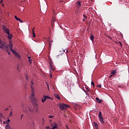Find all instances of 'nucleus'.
Returning a JSON list of instances; mask_svg holds the SVG:
<instances>
[{"label":"nucleus","mask_w":129,"mask_h":129,"mask_svg":"<svg viewBox=\"0 0 129 129\" xmlns=\"http://www.w3.org/2000/svg\"><path fill=\"white\" fill-rule=\"evenodd\" d=\"M6 129H12L11 126H10V123H8L6 126H5Z\"/></svg>","instance_id":"obj_11"},{"label":"nucleus","mask_w":129,"mask_h":129,"mask_svg":"<svg viewBox=\"0 0 129 129\" xmlns=\"http://www.w3.org/2000/svg\"><path fill=\"white\" fill-rule=\"evenodd\" d=\"M3 123L4 124H6V123H8V122H7V121H4Z\"/></svg>","instance_id":"obj_29"},{"label":"nucleus","mask_w":129,"mask_h":129,"mask_svg":"<svg viewBox=\"0 0 129 129\" xmlns=\"http://www.w3.org/2000/svg\"><path fill=\"white\" fill-rule=\"evenodd\" d=\"M6 122H7V124L9 123V122H11V120H10V119H8Z\"/></svg>","instance_id":"obj_23"},{"label":"nucleus","mask_w":129,"mask_h":129,"mask_svg":"<svg viewBox=\"0 0 129 129\" xmlns=\"http://www.w3.org/2000/svg\"><path fill=\"white\" fill-rule=\"evenodd\" d=\"M46 84H47V85L48 89H49V85H48V83H46Z\"/></svg>","instance_id":"obj_33"},{"label":"nucleus","mask_w":129,"mask_h":129,"mask_svg":"<svg viewBox=\"0 0 129 129\" xmlns=\"http://www.w3.org/2000/svg\"><path fill=\"white\" fill-rule=\"evenodd\" d=\"M77 5L78 8H80V7H81V3H80V2L79 1H78L77 3Z\"/></svg>","instance_id":"obj_14"},{"label":"nucleus","mask_w":129,"mask_h":129,"mask_svg":"<svg viewBox=\"0 0 129 129\" xmlns=\"http://www.w3.org/2000/svg\"><path fill=\"white\" fill-rule=\"evenodd\" d=\"M83 21L84 22V21H85V19H83Z\"/></svg>","instance_id":"obj_42"},{"label":"nucleus","mask_w":129,"mask_h":129,"mask_svg":"<svg viewBox=\"0 0 129 129\" xmlns=\"http://www.w3.org/2000/svg\"><path fill=\"white\" fill-rule=\"evenodd\" d=\"M98 118L101 123H105L104 119H103V117H102V113L100 111L99 112Z\"/></svg>","instance_id":"obj_5"},{"label":"nucleus","mask_w":129,"mask_h":129,"mask_svg":"<svg viewBox=\"0 0 129 129\" xmlns=\"http://www.w3.org/2000/svg\"><path fill=\"white\" fill-rule=\"evenodd\" d=\"M5 110H9V108L5 109Z\"/></svg>","instance_id":"obj_35"},{"label":"nucleus","mask_w":129,"mask_h":129,"mask_svg":"<svg viewBox=\"0 0 129 129\" xmlns=\"http://www.w3.org/2000/svg\"><path fill=\"white\" fill-rule=\"evenodd\" d=\"M50 69L49 72L50 74V78H52L53 76H52V74L53 73V71H55V67L52 66L51 64H50Z\"/></svg>","instance_id":"obj_6"},{"label":"nucleus","mask_w":129,"mask_h":129,"mask_svg":"<svg viewBox=\"0 0 129 129\" xmlns=\"http://www.w3.org/2000/svg\"><path fill=\"white\" fill-rule=\"evenodd\" d=\"M66 128H67V129H69V127H68V125L66 126Z\"/></svg>","instance_id":"obj_37"},{"label":"nucleus","mask_w":129,"mask_h":129,"mask_svg":"<svg viewBox=\"0 0 129 129\" xmlns=\"http://www.w3.org/2000/svg\"><path fill=\"white\" fill-rule=\"evenodd\" d=\"M15 19L16 21H19L20 23H23V21H22L20 18H18L17 16H15Z\"/></svg>","instance_id":"obj_9"},{"label":"nucleus","mask_w":129,"mask_h":129,"mask_svg":"<svg viewBox=\"0 0 129 129\" xmlns=\"http://www.w3.org/2000/svg\"><path fill=\"white\" fill-rule=\"evenodd\" d=\"M0 44H1L0 45L1 49H3L4 51L5 50L6 51V52H7V53H8L9 55L11 51V52H12V53L14 54L16 57H17V58H19V59H20L21 57L20 56V54L17 53V52L15 50L13 49V43H11V41H10L9 45H7L6 44V43L2 41L0 38Z\"/></svg>","instance_id":"obj_1"},{"label":"nucleus","mask_w":129,"mask_h":129,"mask_svg":"<svg viewBox=\"0 0 129 129\" xmlns=\"http://www.w3.org/2000/svg\"><path fill=\"white\" fill-rule=\"evenodd\" d=\"M28 59H29V62L30 63V64H32V59H31V57H28Z\"/></svg>","instance_id":"obj_18"},{"label":"nucleus","mask_w":129,"mask_h":129,"mask_svg":"<svg viewBox=\"0 0 129 129\" xmlns=\"http://www.w3.org/2000/svg\"><path fill=\"white\" fill-rule=\"evenodd\" d=\"M36 37V34H35V32L33 31V38Z\"/></svg>","instance_id":"obj_19"},{"label":"nucleus","mask_w":129,"mask_h":129,"mask_svg":"<svg viewBox=\"0 0 129 129\" xmlns=\"http://www.w3.org/2000/svg\"><path fill=\"white\" fill-rule=\"evenodd\" d=\"M3 29L6 34H7V35L10 34V29H8L6 26L4 25Z\"/></svg>","instance_id":"obj_8"},{"label":"nucleus","mask_w":129,"mask_h":129,"mask_svg":"<svg viewBox=\"0 0 129 129\" xmlns=\"http://www.w3.org/2000/svg\"><path fill=\"white\" fill-rule=\"evenodd\" d=\"M94 125L95 126L96 128H98V124H97V123L94 122Z\"/></svg>","instance_id":"obj_16"},{"label":"nucleus","mask_w":129,"mask_h":129,"mask_svg":"<svg viewBox=\"0 0 129 129\" xmlns=\"http://www.w3.org/2000/svg\"><path fill=\"white\" fill-rule=\"evenodd\" d=\"M33 107H34V109L38 112V109H39V101L34 97L33 98Z\"/></svg>","instance_id":"obj_3"},{"label":"nucleus","mask_w":129,"mask_h":129,"mask_svg":"<svg viewBox=\"0 0 129 129\" xmlns=\"http://www.w3.org/2000/svg\"><path fill=\"white\" fill-rule=\"evenodd\" d=\"M83 17L85 19H87V16H86V15H85V14L83 15Z\"/></svg>","instance_id":"obj_25"},{"label":"nucleus","mask_w":129,"mask_h":129,"mask_svg":"<svg viewBox=\"0 0 129 129\" xmlns=\"http://www.w3.org/2000/svg\"><path fill=\"white\" fill-rule=\"evenodd\" d=\"M65 51H66L67 53H68V49H64L63 50V52H65Z\"/></svg>","instance_id":"obj_28"},{"label":"nucleus","mask_w":129,"mask_h":129,"mask_svg":"<svg viewBox=\"0 0 129 129\" xmlns=\"http://www.w3.org/2000/svg\"><path fill=\"white\" fill-rule=\"evenodd\" d=\"M31 88L32 89L31 94L30 96H29V99L30 101V105L28 106V110L27 111V114L30 115L33 113V86L31 85Z\"/></svg>","instance_id":"obj_2"},{"label":"nucleus","mask_w":129,"mask_h":129,"mask_svg":"<svg viewBox=\"0 0 129 129\" xmlns=\"http://www.w3.org/2000/svg\"><path fill=\"white\" fill-rule=\"evenodd\" d=\"M26 80H29L30 79V77H28V76H26Z\"/></svg>","instance_id":"obj_22"},{"label":"nucleus","mask_w":129,"mask_h":129,"mask_svg":"<svg viewBox=\"0 0 129 129\" xmlns=\"http://www.w3.org/2000/svg\"><path fill=\"white\" fill-rule=\"evenodd\" d=\"M13 115V111H11L10 114V116H12Z\"/></svg>","instance_id":"obj_26"},{"label":"nucleus","mask_w":129,"mask_h":129,"mask_svg":"<svg viewBox=\"0 0 129 129\" xmlns=\"http://www.w3.org/2000/svg\"><path fill=\"white\" fill-rule=\"evenodd\" d=\"M41 101H42V102H45V101H46L45 98H44V99L42 98L41 99Z\"/></svg>","instance_id":"obj_21"},{"label":"nucleus","mask_w":129,"mask_h":129,"mask_svg":"<svg viewBox=\"0 0 129 129\" xmlns=\"http://www.w3.org/2000/svg\"><path fill=\"white\" fill-rule=\"evenodd\" d=\"M119 43L120 44V45H121V43L119 42Z\"/></svg>","instance_id":"obj_43"},{"label":"nucleus","mask_w":129,"mask_h":129,"mask_svg":"<svg viewBox=\"0 0 129 129\" xmlns=\"http://www.w3.org/2000/svg\"><path fill=\"white\" fill-rule=\"evenodd\" d=\"M91 85H93V87H94V82H93L92 81L91 82Z\"/></svg>","instance_id":"obj_24"},{"label":"nucleus","mask_w":129,"mask_h":129,"mask_svg":"<svg viewBox=\"0 0 129 129\" xmlns=\"http://www.w3.org/2000/svg\"><path fill=\"white\" fill-rule=\"evenodd\" d=\"M1 117H3V114L2 113H1Z\"/></svg>","instance_id":"obj_36"},{"label":"nucleus","mask_w":129,"mask_h":129,"mask_svg":"<svg viewBox=\"0 0 129 129\" xmlns=\"http://www.w3.org/2000/svg\"><path fill=\"white\" fill-rule=\"evenodd\" d=\"M12 37H13V35L12 34H10V33L8 34V38L10 40L12 39Z\"/></svg>","instance_id":"obj_17"},{"label":"nucleus","mask_w":129,"mask_h":129,"mask_svg":"<svg viewBox=\"0 0 129 129\" xmlns=\"http://www.w3.org/2000/svg\"><path fill=\"white\" fill-rule=\"evenodd\" d=\"M43 97L44 98H45L46 100H47V99H53V98L49 97L47 96H44Z\"/></svg>","instance_id":"obj_15"},{"label":"nucleus","mask_w":129,"mask_h":129,"mask_svg":"<svg viewBox=\"0 0 129 129\" xmlns=\"http://www.w3.org/2000/svg\"><path fill=\"white\" fill-rule=\"evenodd\" d=\"M1 4H3V0L0 2Z\"/></svg>","instance_id":"obj_39"},{"label":"nucleus","mask_w":129,"mask_h":129,"mask_svg":"<svg viewBox=\"0 0 129 129\" xmlns=\"http://www.w3.org/2000/svg\"><path fill=\"white\" fill-rule=\"evenodd\" d=\"M50 127H49V126H47V127H46V129H49Z\"/></svg>","instance_id":"obj_38"},{"label":"nucleus","mask_w":129,"mask_h":129,"mask_svg":"<svg viewBox=\"0 0 129 129\" xmlns=\"http://www.w3.org/2000/svg\"><path fill=\"white\" fill-rule=\"evenodd\" d=\"M86 89L87 91H89V89H88V88L86 87Z\"/></svg>","instance_id":"obj_30"},{"label":"nucleus","mask_w":129,"mask_h":129,"mask_svg":"<svg viewBox=\"0 0 129 129\" xmlns=\"http://www.w3.org/2000/svg\"><path fill=\"white\" fill-rule=\"evenodd\" d=\"M54 117L53 116H51V115L49 116V118H52V117Z\"/></svg>","instance_id":"obj_31"},{"label":"nucleus","mask_w":129,"mask_h":129,"mask_svg":"<svg viewBox=\"0 0 129 129\" xmlns=\"http://www.w3.org/2000/svg\"><path fill=\"white\" fill-rule=\"evenodd\" d=\"M90 39L91 41H92L93 42V40H94V36H93V35H91L90 36Z\"/></svg>","instance_id":"obj_12"},{"label":"nucleus","mask_w":129,"mask_h":129,"mask_svg":"<svg viewBox=\"0 0 129 129\" xmlns=\"http://www.w3.org/2000/svg\"><path fill=\"white\" fill-rule=\"evenodd\" d=\"M98 87H99L100 88H101V84L98 85Z\"/></svg>","instance_id":"obj_32"},{"label":"nucleus","mask_w":129,"mask_h":129,"mask_svg":"<svg viewBox=\"0 0 129 129\" xmlns=\"http://www.w3.org/2000/svg\"><path fill=\"white\" fill-rule=\"evenodd\" d=\"M58 106L59 107L60 109H61V110H64V109H67V108H68V107H69V105H67V104H65L63 103H59L58 104Z\"/></svg>","instance_id":"obj_4"},{"label":"nucleus","mask_w":129,"mask_h":129,"mask_svg":"<svg viewBox=\"0 0 129 129\" xmlns=\"http://www.w3.org/2000/svg\"><path fill=\"white\" fill-rule=\"evenodd\" d=\"M35 67H36V65H34V66H33V68H35Z\"/></svg>","instance_id":"obj_40"},{"label":"nucleus","mask_w":129,"mask_h":129,"mask_svg":"<svg viewBox=\"0 0 129 129\" xmlns=\"http://www.w3.org/2000/svg\"><path fill=\"white\" fill-rule=\"evenodd\" d=\"M117 69H115L114 70L111 71V75L109 76V78H111V77H113V76L115 75V74L117 73Z\"/></svg>","instance_id":"obj_7"},{"label":"nucleus","mask_w":129,"mask_h":129,"mask_svg":"<svg viewBox=\"0 0 129 129\" xmlns=\"http://www.w3.org/2000/svg\"><path fill=\"white\" fill-rule=\"evenodd\" d=\"M96 100L97 101V102H98V103H101V102H102V101L101 100H100L98 97L96 98Z\"/></svg>","instance_id":"obj_10"},{"label":"nucleus","mask_w":129,"mask_h":129,"mask_svg":"<svg viewBox=\"0 0 129 129\" xmlns=\"http://www.w3.org/2000/svg\"><path fill=\"white\" fill-rule=\"evenodd\" d=\"M52 129H58V125L56 123H55Z\"/></svg>","instance_id":"obj_13"},{"label":"nucleus","mask_w":129,"mask_h":129,"mask_svg":"<svg viewBox=\"0 0 129 129\" xmlns=\"http://www.w3.org/2000/svg\"><path fill=\"white\" fill-rule=\"evenodd\" d=\"M31 85H33V80L31 81Z\"/></svg>","instance_id":"obj_34"},{"label":"nucleus","mask_w":129,"mask_h":129,"mask_svg":"<svg viewBox=\"0 0 129 129\" xmlns=\"http://www.w3.org/2000/svg\"><path fill=\"white\" fill-rule=\"evenodd\" d=\"M33 41H35L36 42L37 40H35V39H33Z\"/></svg>","instance_id":"obj_41"},{"label":"nucleus","mask_w":129,"mask_h":129,"mask_svg":"<svg viewBox=\"0 0 129 129\" xmlns=\"http://www.w3.org/2000/svg\"><path fill=\"white\" fill-rule=\"evenodd\" d=\"M55 96L57 98V99H60V96H59V95H56Z\"/></svg>","instance_id":"obj_20"},{"label":"nucleus","mask_w":129,"mask_h":129,"mask_svg":"<svg viewBox=\"0 0 129 129\" xmlns=\"http://www.w3.org/2000/svg\"><path fill=\"white\" fill-rule=\"evenodd\" d=\"M23 116H24V114H21V120H22V119H23Z\"/></svg>","instance_id":"obj_27"}]
</instances>
